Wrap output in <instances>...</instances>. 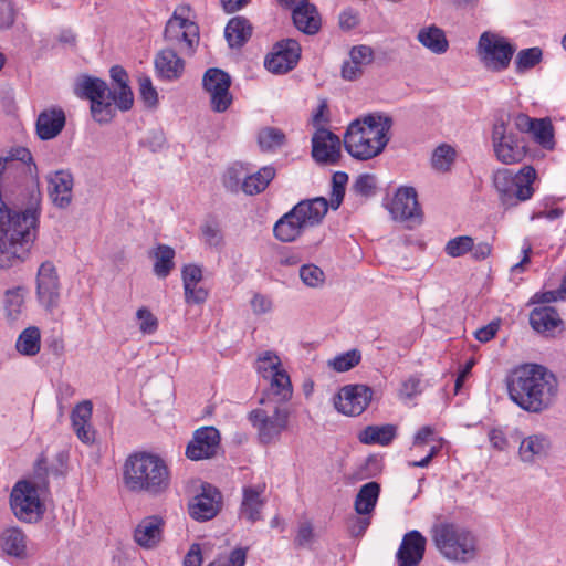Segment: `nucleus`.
<instances>
[{"instance_id":"1","label":"nucleus","mask_w":566,"mask_h":566,"mask_svg":"<svg viewBox=\"0 0 566 566\" xmlns=\"http://www.w3.org/2000/svg\"><path fill=\"white\" fill-rule=\"evenodd\" d=\"M40 203V191L34 189L23 210L14 211L4 201L0 202V254L8 261L24 260L33 245L39 232Z\"/></svg>"},{"instance_id":"2","label":"nucleus","mask_w":566,"mask_h":566,"mask_svg":"<svg viewBox=\"0 0 566 566\" xmlns=\"http://www.w3.org/2000/svg\"><path fill=\"white\" fill-rule=\"evenodd\" d=\"M511 400L521 409L539 413L547 410L558 394L556 376L546 367L527 364L514 370L507 382Z\"/></svg>"},{"instance_id":"3","label":"nucleus","mask_w":566,"mask_h":566,"mask_svg":"<svg viewBox=\"0 0 566 566\" xmlns=\"http://www.w3.org/2000/svg\"><path fill=\"white\" fill-rule=\"evenodd\" d=\"M391 126V117L378 113L357 118L347 127L344 147L355 159H371L386 148Z\"/></svg>"},{"instance_id":"4","label":"nucleus","mask_w":566,"mask_h":566,"mask_svg":"<svg viewBox=\"0 0 566 566\" xmlns=\"http://www.w3.org/2000/svg\"><path fill=\"white\" fill-rule=\"evenodd\" d=\"M123 481L132 492L159 495L170 485V471L159 455L149 452L130 454L123 467Z\"/></svg>"},{"instance_id":"5","label":"nucleus","mask_w":566,"mask_h":566,"mask_svg":"<svg viewBox=\"0 0 566 566\" xmlns=\"http://www.w3.org/2000/svg\"><path fill=\"white\" fill-rule=\"evenodd\" d=\"M436 548L449 562L469 563L478 556V538L467 527L455 523H440L432 527Z\"/></svg>"},{"instance_id":"6","label":"nucleus","mask_w":566,"mask_h":566,"mask_svg":"<svg viewBox=\"0 0 566 566\" xmlns=\"http://www.w3.org/2000/svg\"><path fill=\"white\" fill-rule=\"evenodd\" d=\"M327 211L328 201L324 197L303 200L276 221L274 235L281 242H293L306 228L319 224Z\"/></svg>"},{"instance_id":"7","label":"nucleus","mask_w":566,"mask_h":566,"mask_svg":"<svg viewBox=\"0 0 566 566\" xmlns=\"http://www.w3.org/2000/svg\"><path fill=\"white\" fill-rule=\"evenodd\" d=\"M535 179V169L532 166H524L517 172L507 168L499 169L493 176V184L501 203L507 209L532 198Z\"/></svg>"},{"instance_id":"8","label":"nucleus","mask_w":566,"mask_h":566,"mask_svg":"<svg viewBox=\"0 0 566 566\" xmlns=\"http://www.w3.org/2000/svg\"><path fill=\"white\" fill-rule=\"evenodd\" d=\"M74 94L91 102V113L97 123H109L115 116V92L105 81L82 74L75 80Z\"/></svg>"},{"instance_id":"9","label":"nucleus","mask_w":566,"mask_h":566,"mask_svg":"<svg viewBox=\"0 0 566 566\" xmlns=\"http://www.w3.org/2000/svg\"><path fill=\"white\" fill-rule=\"evenodd\" d=\"M187 7L177 8L167 21L164 39L182 54L191 55L199 43V27L188 18Z\"/></svg>"},{"instance_id":"10","label":"nucleus","mask_w":566,"mask_h":566,"mask_svg":"<svg viewBox=\"0 0 566 566\" xmlns=\"http://www.w3.org/2000/svg\"><path fill=\"white\" fill-rule=\"evenodd\" d=\"M515 52L505 38L491 32H483L478 41L476 53L483 66L492 72L506 70Z\"/></svg>"},{"instance_id":"11","label":"nucleus","mask_w":566,"mask_h":566,"mask_svg":"<svg viewBox=\"0 0 566 566\" xmlns=\"http://www.w3.org/2000/svg\"><path fill=\"white\" fill-rule=\"evenodd\" d=\"M492 144L496 158L503 164L520 163L525 157L524 139L502 118L493 125Z\"/></svg>"},{"instance_id":"12","label":"nucleus","mask_w":566,"mask_h":566,"mask_svg":"<svg viewBox=\"0 0 566 566\" xmlns=\"http://www.w3.org/2000/svg\"><path fill=\"white\" fill-rule=\"evenodd\" d=\"M39 488L30 481H18L10 494V506L17 518L32 523L41 518L43 504L39 496Z\"/></svg>"},{"instance_id":"13","label":"nucleus","mask_w":566,"mask_h":566,"mask_svg":"<svg viewBox=\"0 0 566 566\" xmlns=\"http://www.w3.org/2000/svg\"><path fill=\"white\" fill-rule=\"evenodd\" d=\"M290 413L286 408L275 406L272 410L255 409L249 415L252 426L258 430L262 443L269 444L279 439L286 429Z\"/></svg>"},{"instance_id":"14","label":"nucleus","mask_w":566,"mask_h":566,"mask_svg":"<svg viewBox=\"0 0 566 566\" xmlns=\"http://www.w3.org/2000/svg\"><path fill=\"white\" fill-rule=\"evenodd\" d=\"M202 84L210 95L212 109L218 113L226 112L232 103L229 74L217 67L209 69L203 75Z\"/></svg>"},{"instance_id":"15","label":"nucleus","mask_w":566,"mask_h":566,"mask_svg":"<svg viewBox=\"0 0 566 566\" xmlns=\"http://www.w3.org/2000/svg\"><path fill=\"white\" fill-rule=\"evenodd\" d=\"M514 433L520 440L517 458L522 463L534 465L551 454L553 443L548 434L535 432L522 436L518 430H515Z\"/></svg>"},{"instance_id":"16","label":"nucleus","mask_w":566,"mask_h":566,"mask_svg":"<svg viewBox=\"0 0 566 566\" xmlns=\"http://www.w3.org/2000/svg\"><path fill=\"white\" fill-rule=\"evenodd\" d=\"M301 57V45L296 40L285 39L277 42L265 57L264 66L273 74H284L293 70Z\"/></svg>"},{"instance_id":"17","label":"nucleus","mask_w":566,"mask_h":566,"mask_svg":"<svg viewBox=\"0 0 566 566\" xmlns=\"http://www.w3.org/2000/svg\"><path fill=\"white\" fill-rule=\"evenodd\" d=\"M373 390L365 385H347L337 394L335 408L345 416H359L368 407Z\"/></svg>"},{"instance_id":"18","label":"nucleus","mask_w":566,"mask_h":566,"mask_svg":"<svg viewBox=\"0 0 566 566\" xmlns=\"http://www.w3.org/2000/svg\"><path fill=\"white\" fill-rule=\"evenodd\" d=\"M342 156L340 139L326 128H317L312 137V157L318 164H337Z\"/></svg>"},{"instance_id":"19","label":"nucleus","mask_w":566,"mask_h":566,"mask_svg":"<svg viewBox=\"0 0 566 566\" xmlns=\"http://www.w3.org/2000/svg\"><path fill=\"white\" fill-rule=\"evenodd\" d=\"M219 446V431L214 427H202L195 431L186 448V455L193 461L209 459L217 454Z\"/></svg>"},{"instance_id":"20","label":"nucleus","mask_w":566,"mask_h":566,"mask_svg":"<svg viewBox=\"0 0 566 566\" xmlns=\"http://www.w3.org/2000/svg\"><path fill=\"white\" fill-rule=\"evenodd\" d=\"M221 507V494L210 484L202 485L201 493L189 503V514L196 521L213 518Z\"/></svg>"},{"instance_id":"21","label":"nucleus","mask_w":566,"mask_h":566,"mask_svg":"<svg viewBox=\"0 0 566 566\" xmlns=\"http://www.w3.org/2000/svg\"><path fill=\"white\" fill-rule=\"evenodd\" d=\"M38 297L43 306L53 308L60 297L59 276L55 266L51 262L41 264L36 279Z\"/></svg>"},{"instance_id":"22","label":"nucleus","mask_w":566,"mask_h":566,"mask_svg":"<svg viewBox=\"0 0 566 566\" xmlns=\"http://www.w3.org/2000/svg\"><path fill=\"white\" fill-rule=\"evenodd\" d=\"M427 538L417 530L406 533L396 553L398 566H418L423 559Z\"/></svg>"},{"instance_id":"23","label":"nucleus","mask_w":566,"mask_h":566,"mask_svg":"<svg viewBox=\"0 0 566 566\" xmlns=\"http://www.w3.org/2000/svg\"><path fill=\"white\" fill-rule=\"evenodd\" d=\"M264 492V483L248 485L242 489V501L239 509L241 518L250 523H255L262 518V511L266 503Z\"/></svg>"},{"instance_id":"24","label":"nucleus","mask_w":566,"mask_h":566,"mask_svg":"<svg viewBox=\"0 0 566 566\" xmlns=\"http://www.w3.org/2000/svg\"><path fill=\"white\" fill-rule=\"evenodd\" d=\"M389 212L396 220H408L420 214L417 192L412 187H400L390 205Z\"/></svg>"},{"instance_id":"25","label":"nucleus","mask_w":566,"mask_h":566,"mask_svg":"<svg viewBox=\"0 0 566 566\" xmlns=\"http://www.w3.org/2000/svg\"><path fill=\"white\" fill-rule=\"evenodd\" d=\"M374 61V51L368 45H355L349 51V59L343 62L340 75L345 81L361 77L364 69Z\"/></svg>"},{"instance_id":"26","label":"nucleus","mask_w":566,"mask_h":566,"mask_svg":"<svg viewBox=\"0 0 566 566\" xmlns=\"http://www.w3.org/2000/svg\"><path fill=\"white\" fill-rule=\"evenodd\" d=\"M154 64L158 77L167 81L180 78L185 71V61L171 46L160 50L155 56Z\"/></svg>"},{"instance_id":"27","label":"nucleus","mask_w":566,"mask_h":566,"mask_svg":"<svg viewBox=\"0 0 566 566\" xmlns=\"http://www.w3.org/2000/svg\"><path fill=\"white\" fill-rule=\"evenodd\" d=\"M49 196L57 208H67L72 202L73 176L59 170L48 177Z\"/></svg>"},{"instance_id":"28","label":"nucleus","mask_w":566,"mask_h":566,"mask_svg":"<svg viewBox=\"0 0 566 566\" xmlns=\"http://www.w3.org/2000/svg\"><path fill=\"white\" fill-rule=\"evenodd\" d=\"M164 521L159 516L151 515L143 518L134 531V541L143 548L156 547L163 536Z\"/></svg>"},{"instance_id":"29","label":"nucleus","mask_w":566,"mask_h":566,"mask_svg":"<svg viewBox=\"0 0 566 566\" xmlns=\"http://www.w3.org/2000/svg\"><path fill=\"white\" fill-rule=\"evenodd\" d=\"M65 113L60 107L42 111L36 119V134L42 140L55 138L65 126Z\"/></svg>"},{"instance_id":"30","label":"nucleus","mask_w":566,"mask_h":566,"mask_svg":"<svg viewBox=\"0 0 566 566\" xmlns=\"http://www.w3.org/2000/svg\"><path fill=\"white\" fill-rule=\"evenodd\" d=\"M93 406L90 400L77 403L71 413L72 427L77 438L84 443L94 441V431L90 424Z\"/></svg>"},{"instance_id":"31","label":"nucleus","mask_w":566,"mask_h":566,"mask_svg":"<svg viewBox=\"0 0 566 566\" xmlns=\"http://www.w3.org/2000/svg\"><path fill=\"white\" fill-rule=\"evenodd\" d=\"M530 324L536 332L551 335L562 326L563 321L554 307L541 306L531 312Z\"/></svg>"},{"instance_id":"32","label":"nucleus","mask_w":566,"mask_h":566,"mask_svg":"<svg viewBox=\"0 0 566 566\" xmlns=\"http://www.w3.org/2000/svg\"><path fill=\"white\" fill-rule=\"evenodd\" d=\"M294 25L306 34H315L321 29V17L313 3L310 0L303 6L294 8L292 12Z\"/></svg>"},{"instance_id":"33","label":"nucleus","mask_w":566,"mask_h":566,"mask_svg":"<svg viewBox=\"0 0 566 566\" xmlns=\"http://www.w3.org/2000/svg\"><path fill=\"white\" fill-rule=\"evenodd\" d=\"M111 78L116 84L115 92V105L120 111H128L132 108L134 103V96L130 87L128 86V74L119 65H115L111 69Z\"/></svg>"},{"instance_id":"34","label":"nucleus","mask_w":566,"mask_h":566,"mask_svg":"<svg viewBox=\"0 0 566 566\" xmlns=\"http://www.w3.org/2000/svg\"><path fill=\"white\" fill-rule=\"evenodd\" d=\"M0 549L13 557L22 558L27 553V538L19 527L4 528L0 534Z\"/></svg>"},{"instance_id":"35","label":"nucleus","mask_w":566,"mask_h":566,"mask_svg":"<svg viewBox=\"0 0 566 566\" xmlns=\"http://www.w3.org/2000/svg\"><path fill=\"white\" fill-rule=\"evenodd\" d=\"M417 40L434 54H443L449 48L444 31L434 24L420 29Z\"/></svg>"},{"instance_id":"36","label":"nucleus","mask_w":566,"mask_h":566,"mask_svg":"<svg viewBox=\"0 0 566 566\" xmlns=\"http://www.w3.org/2000/svg\"><path fill=\"white\" fill-rule=\"evenodd\" d=\"M274 177L275 168L273 166H264L255 172H248L242 181L243 192L248 196L258 195L266 189Z\"/></svg>"},{"instance_id":"37","label":"nucleus","mask_w":566,"mask_h":566,"mask_svg":"<svg viewBox=\"0 0 566 566\" xmlns=\"http://www.w3.org/2000/svg\"><path fill=\"white\" fill-rule=\"evenodd\" d=\"M252 27L243 17L232 18L226 29L224 35L230 48H241L251 38Z\"/></svg>"},{"instance_id":"38","label":"nucleus","mask_w":566,"mask_h":566,"mask_svg":"<svg viewBox=\"0 0 566 566\" xmlns=\"http://www.w3.org/2000/svg\"><path fill=\"white\" fill-rule=\"evenodd\" d=\"M380 493V485L377 482H368L364 484L355 499V511L359 515H368L370 514L377 504L378 497Z\"/></svg>"},{"instance_id":"39","label":"nucleus","mask_w":566,"mask_h":566,"mask_svg":"<svg viewBox=\"0 0 566 566\" xmlns=\"http://www.w3.org/2000/svg\"><path fill=\"white\" fill-rule=\"evenodd\" d=\"M150 255L155 259L153 269L155 275L166 279L175 269V250L167 244L159 243Z\"/></svg>"},{"instance_id":"40","label":"nucleus","mask_w":566,"mask_h":566,"mask_svg":"<svg viewBox=\"0 0 566 566\" xmlns=\"http://www.w3.org/2000/svg\"><path fill=\"white\" fill-rule=\"evenodd\" d=\"M396 427L394 424L368 426L358 434V439L364 444L388 446L396 437Z\"/></svg>"},{"instance_id":"41","label":"nucleus","mask_w":566,"mask_h":566,"mask_svg":"<svg viewBox=\"0 0 566 566\" xmlns=\"http://www.w3.org/2000/svg\"><path fill=\"white\" fill-rule=\"evenodd\" d=\"M17 350L24 356H34L41 348V333L35 326L25 328L15 343Z\"/></svg>"},{"instance_id":"42","label":"nucleus","mask_w":566,"mask_h":566,"mask_svg":"<svg viewBox=\"0 0 566 566\" xmlns=\"http://www.w3.org/2000/svg\"><path fill=\"white\" fill-rule=\"evenodd\" d=\"M266 380H270V389L280 401H286L292 397L293 390L290 376L284 368L274 373L273 376H269Z\"/></svg>"},{"instance_id":"43","label":"nucleus","mask_w":566,"mask_h":566,"mask_svg":"<svg viewBox=\"0 0 566 566\" xmlns=\"http://www.w3.org/2000/svg\"><path fill=\"white\" fill-rule=\"evenodd\" d=\"M248 172H250V170L244 164L234 163L228 167L223 175V186L231 192L243 191L242 181Z\"/></svg>"},{"instance_id":"44","label":"nucleus","mask_w":566,"mask_h":566,"mask_svg":"<svg viewBox=\"0 0 566 566\" xmlns=\"http://www.w3.org/2000/svg\"><path fill=\"white\" fill-rule=\"evenodd\" d=\"M202 240L210 249L221 250L224 247V234L219 224L214 220L206 221L200 227Z\"/></svg>"},{"instance_id":"45","label":"nucleus","mask_w":566,"mask_h":566,"mask_svg":"<svg viewBox=\"0 0 566 566\" xmlns=\"http://www.w3.org/2000/svg\"><path fill=\"white\" fill-rule=\"evenodd\" d=\"M256 371L262 378L268 379L269 376H273L274 373L279 371L282 367L281 358L273 350H265L258 355Z\"/></svg>"},{"instance_id":"46","label":"nucleus","mask_w":566,"mask_h":566,"mask_svg":"<svg viewBox=\"0 0 566 566\" xmlns=\"http://www.w3.org/2000/svg\"><path fill=\"white\" fill-rule=\"evenodd\" d=\"M258 143L264 151L275 150L284 145L285 134L275 127H264L259 132Z\"/></svg>"},{"instance_id":"47","label":"nucleus","mask_w":566,"mask_h":566,"mask_svg":"<svg viewBox=\"0 0 566 566\" xmlns=\"http://www.w3.org/2000/svg\"><path fill=\"white\" fill-rule=\"evenodd\" d=\"M361 360L359 349H350L327 361V366L337 373H345L356 367Z\"/></svg>"},{"instance_id":"48","label":"nucleus","mask_w":566,"mask_h":566,"mask_svg":"<svg viewBox=\"0 0 566 566\" xmlns=\"http://www.w3.org/2000/svg\"><path fill=\"white\" fill-rule=\"evenodd\" d=\"M455 150L453 147L447 144L438 146L432 154L431 165L432 167L441 172L450 170L455 159Z\"/></svg>"},{"instance_id":"49","label":"nucleus","mask_w":566,"mask_h":566,"mask_svg":"<svg viewBox=\"0 0 566 566\" xmlns=\"http://www.w3.org/2000/svg\"><path fill=\"white\" fill-rule=\"evenodd\" d=\"M531 133L533 134L535 140L538 144H541L544 148H547V149L553 148L554 134H553V125L549 119H547V118L536 119Z\"/></svg>"},{"instance_id":"50","label":"nucleus","mask_w":566,"mask_h":566,"mask_svg":"<svg viewBox=\"0 0 566 566\" xmlns=\"http://www.w3.org/2000/svg\"><path fill=\"white\" fill-rule=\"evenodd\" d=\"M473 249V238L470 235H459L450 239L444 245V252L451 258H460Z\"/></svg>"},{"instance_id":"51","label":"nucleus","mask_w":566,"mask_h":566,"mask_svg":"<svg viewBox=\"0 0 566 566\" xmlns=\"http://www.w3.org/2000/svg\"><path fill=\"white\" fill-rule=\"evenodd\" d=\"M542 54V50L537 46L521 50L515 60L516 71L523 72L534 67L541 62Z\"/></svg>"},{"instance_id":"52","label":"nucleus","mask_w":566,"mask_h":566,"mask_svg":"<svg viewBox=\"0 0 566 566\" xmlns=\"http://www.w3.org/2000/svg\"><path fill=\"white\" fill-rule=\"evenodd\" d=\"M300 279L306 286L316 289L324 284L325 274L321 268L310 263L300 268Z\"/></svg>"},{"instance_id":"53","label":"nucleus","mask_w":566,"mask_h":566,"mask_svg":"<svg viewBox=\"0 0 566 566\" xmlns=\"http://www.w3.org/2000/svg\"><path fill=\"white\" fill-rule=\"evenodd\" d=\"M136 317L139 322V329L143 334H154L158 328V321L154 314L146 307H140Z\"/></svg>"},{"instance_id":"54","label":"nucleus","mask_w":566,"mask_h":566,"mask_svg":"<svg viewBox=\"0 0 566 566\" xmlns=\"http://www.w3.org/2000/svg\"><path fill=\"white\" fill-rule=\"evenodd\" d=\"M17 9L12 0H0V29L10 28L15 20Z\"/></svg>"},{"instance_id":"55","label":"nucleus","mask_w":566,"mask_h":566,"mask_svg":"<svg viewBox=\"0 0 566 566\" xmlns=\"http://www.w3.org/2000/svg\"><path fill=\"white\" fill-rule=\"evenodd\" d=\"M139 92L144 102L148 106H155L158 102V94L156 88L153 86V82L148 76L139 77Z\"/></svg>"},{"instance_id":"56","label":"nucleus","mask_w":566,"mask_h":566,"mask_svg":"<svg viewBox=\"0 0 566 566\" xmlns=\"http://www.w3.org/2000/svg\"><path fill=\"white\" fill-rule=\"evenodd\" d=\"M23 304L22 295L19 291H8L6 294L4 306L10 318L15 319Z\"/></svg>"},{"instance_id":"57","label":"nucleus","mask_w":566,"mask_h":566,"mask_svg":"<svg viewBox=\"0 0 566 566\" xmlns=\"http://www.w3.org/2000/svg\"><path fill=\"white\" fill-rule=\"evenodd\" d=\"M184 286L198 285L202 280V269L197 264H186L181 270Z\"/></svg>"},{"instance_id":"58","label":"nucleus","mask_w":566,"mask_h":566,"mask_svg":"<svg viewBox=\"0 0 566 566\" xmlns=\"http://www.w3.org/2000/svg\"><path fill=\"white\" fill-rule=\"evenodd\" d=\"M314 538L313 525L311 522L305 521L298 525L297 534L294 543L298 547L307 546Z\"/></svg>"},{"instance_id":"59","label":"nucleus","mask_w":566,"mask_h":566,"mask_svg":"<svg viewBox=\"0 0 566 566\" xmlns=\"http://www.w3.org/2000/svg\"><path fill=\"white\" fill-rule=\"evenodd\" d=\"M184 290L185 301L187 304H202L208 297L207 290L198 285L184 286Z\"/></svg>"},{"instance_id":"60","label":"nucleus","mask_w":566,"mask_h":566,"mask_svg":"<svg viewBox=\"0 0 566 566\" xmlns=\"http://www.w3.org/2000/svg\"><path fill=\"white\" fill-rule=\"evenodd\" d=\"M421 392V380L411 376L402 382L400 395L405 398H412Z\"/></svg>"},{"instance_id":"61","label":"nucleus","mask_w":566,"mask_h":566,"mask_svg":"<svg viewBox=\"0 0 566 566\" xmlns=\"http://www.w3.org/2000/svg\"><path fill=\"white\" fill-rule=\"evenodd\" d=\"M251 307L254 314H265L272 310V301L263 294H255L251 300Z\"/></svg>"},{"instance_id":"62","label":"nucleus","mask_w":566,"mask_h":566,"mask_svg":"<svg viewBox=\"0 0 566 566\" xmlns=\"http://www.w3.org/2000/svg\"><path fill=\"white\" fill-rule=\"evenodd\" d=\"M202 552L200 544L193 543L184 558V566H201Z\"/></svg>"},{"instance_id":"63","label":"nucleus","mask_w":566,"mask_h":566,"mask_svg":"<svg viewBox=\"0 0 566 566\" xmlns=\"http://www.w3.org/2000/svg\"><path fill=\"white\" fill-rule=\"evenodd\" d=\"M489 440L491 446L499 451H504L509 447V440L501 429L490 430Z\"/></svg>"},{"instance_id":"64","label":"nucleus","mask_w":566,"mask_h":566,"mask_svg":"<svg viewBox=\"0 0 566 566\" xmlns=\"http://www.w3.org/2000/svg\"><path fill=\"white\" fill-rule=\"evenodd\" d=\"M354 187L357 192L369 195L375 188V179L370 175H361L356 179Z\"/></svg>"}]
</instances>
